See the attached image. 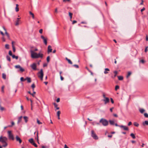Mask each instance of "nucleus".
<instances>
[{
	"instance_id": "nucleus-1",
	"label": "nucleus",
	"mask_w": 148,
	"mask_h": 148,
	"mask_svg": "<svg viewBox=\"0 0 148 148\" xmlns=\"http://www.w3.org/2000/svg\"><path fill=\"white\" fill-rule=\"evenodd\" d=\"M30 52L31 57L32 58H42L43 57V54L40 53H37L32 50H30Z\"/></svg>"
},
{
	"instance_id": "nucleus-2",
	"label": "nucleus",
	"mask_w": 148,
	"mask_h": 148,
	"mask_svg": "<svg viewBox=\"0 0 148 148\" xmlns=\"http://www.w3.org/2000/svg\"><path fill=\"white\" fill-rule=\"evenodd\" d=\"M7 140V138L5 137L2 136L0 137V142L3 144V147H5L8 145V144L6 142Z\"/></svg>"
},
{
	"instance_id": "nucleus-3",
	"label": "nucleus",
	"mask_w": 148,
	"mask_h": 148,
	"mask_svg": "<svg viewBox=\"0 0 148 148\" xmlns=\"http://www.w3.org/2000/svg\"><path fill=\"white\" fill-rule=\"evenodd\" d=\"M99 122L101 123L102 125L105 126H107L108 124V121L103 118H102L100 120Z\"/></svg>"
},
{
	"instance_id": "nucleus-4",
	"label": "nucleus",
	"mask_w": 148,
	"mask_h": 148,
	"mask_svg": "<svg viewBox=\"0 0 148 148\" xmlns=\"http://www.w3.org/2000/svg\"><path fill=\"white\" fill-rule=\"evenodd\" d=\"M37 75L38 77L40 79V80L42 81L44 75L43 70L42 69H41L40 71L38 72L37 73Z\"/></svg>"
},
{
	"instance_id": "nucleus-5",
	"label": "nucleus",
	"mask_w": 148,
	"mask_h": 148,
	"mask_svg": "<svg viewBox=\"0 0 148 148\" xmlns=\"http://www.w3.org/2000/svg\"><path fill=\"white\" fill-rule=\"evenodd\" d=\"M8 133L9 138L10 139L14 140V138L13 134L12 133V132L11 131H8Z\"/></svg>"
},
{
	"instance_id": "nucleus-6",
	"label": "nucleus",
	"mask_w": 148,
	"mask_h": 148,
	"mask_svg": "<svg viewBox=\"0 0 148 148\" xmlns=\"http://www.w3.org/2000/svg\"><path fill=\"white\" fill-rule=\"evenodd\" d=\"M91 136L95 140H97L98 139V137L96 135L94 130H92L91 131Z\"/></svg>"
},
{
	"instance_id": "nucleus-7",
	"label": "nucleus",
	"mask_w": 148,
	"mask_h": 148,
	"mask_svg": "<svg viewBox=\"0 0 148 148\" xmlns=\"http://www.w3.org/2000/svg\"><path fill=\"white\" fill-rule=\"evenodd\" d=\"M41 38L43 39L44 43L46 45L47 44V39L45 38V37L42 35L41 36Z\"/></svg>"
},
{
	"instance_id": "nucleus-8",
	"label": "nucleus",
	"mask_w": 148,
	"mask_h": 148,
	"mask_svg": "<svg viewBox=\"0 0 148 148\" xmlns=\"http://www.w3.org/2000/svg\"><path fill=\"white\" fill-rule=\"evenodd\" d=\"M31 67L34 70H36V65L35 63H33L30 65Z\"/></svg>"
},
{
	"instance_id": "nucleus-9",
	"label": "nucleus",
	"mask_w": 148,
	"mask_h": 148,
	"mask_svg": "<svg viewBox=\"0 0 148 148\" xmlns=\"http://www.w3.org/2000/svg\"><path fill=\"white\" fill-rule=\"evenodd\" d=\"M102 101L104 102V104H106L109 102V99L108 98L106 97L103 99Z\"/></svg>"
},
{
	"instance_id": "nucleus-10",
	"label": "nucleus",
	"mask_w": 148,
	"mask_h": 148,
	"mask_svg": "<svg viewBox=\"0 0 148 148\" xmlns=\"http://www.w3.org/2000/svg\"><path fill=\"white\" fill-rule=\"evenodd\" d=\"M3 28L5 31V34L7 36L8 38L9 39H10V37L9 35V34L7 32L6 29H5V28L4 27H3Z\"/></svg>"
},
{
	"instance_id": "nucleus-11",
	"label": "nucleus",
	"mask_w": 148,
	"mask_h": 148,
	"mask_svg": "<svg viewBox=\"0 0 148 148\" xmlns=\"http://www.w3.org/2000/svg\"><path fill=\"white\" fill-rule=\"evenodd\" d=\"M119 127L121 128H123L124 130H128V127L125 126L121 125L119 126Z\"/></svg>"
},
{
	"instance_id": "nucleus-12",
	"label": "nucleus",
	"mask_w": 148,
	"mask_h": 148,
	"mask_svg": "<svg viewBox=\"0 0 148 148\" xmlns=\"http://www.w3.org/2000/svg\"><path fill=\"white\" fill-rule=\"evenodd\" d=\"M16 140L17 141H18L20 144H21V143L22 141L21 140L18 136H16Z\"/></svg>"
},
{
	"instance_id": "nucleus-13",
	"label": "nucleus",
	"mask_w": 148,
	"mask_h": 148,
	"mask_svg": "<svg viewBox=\"0 0 148 148\" xmlns=\"http://www.w3.org/2000/svg\"><path fill=\"white\" fill-rule=\"evenodd\" d=\"M51 47L49 45L48 47V53H49L50 52H51L52 51V49L51 48Z\"/></svg>"
},
{
	"instance_id": "nucleus-14",
	"label": "nucleus",
	"mask_w": 148,
	"mask_h": 148,
	"mask_svg": "<svg viewBox=\"0 0 148 148\" xmlns=\"http://www.w3.org/2000/svg\"><path fill=\"white\" fill-rule=\"evenodd\" d=\"M110 71V70L108 68H105L104 73L105 74H107L108 73V72Z\"/></svg>"
},
{
	"instance_id": "nucleus-15",
	"label": "nucleus",
	"mask_w": 148,
	"mask_h": 148,
	"mask_svg": "<svg viewBox=\"0 0 148 148\" xmlns=\"http://www.w3.org/2000/svg\"><path fill=\"white\" fill-rule=\"evenodd\" d=\"M24 80H27V82L28 83H30L31 82V78L27 77L25 78L24 79Z\"/></svg>"
},
{
	"instance_id": "nucleus-16",
	"label": "nucleus",
	"mask_w": 148,
	"mask_h": 148,
	"mask_svg": "<svg viewBox=\"0 0 148 148\" xmlns=\"http://www.w3.org/2000/svg\"><path fill=\"white\" fill-rule=\"evenodd\" d=\"M23 119L25 120V123H27L28 121V118L27 116H24L23 117Z\"/></svg>"
},
{
	"instance_id": "nucleus-17",
	"label": "nucleus",
	"mask_w": 148,
	"mask_h": 148,
	"mask_svg": "<svg viewBox=\"0 0 148 148\" xmlns=\"http://www.w3.org/2000/svg\"><path fill=\"white\" fill-rule=\"evenodd\" d=\"M23 116H20L19 118H18V120L17 122L18 124H19L20 122H21V121H22V118Z\"/></svg>"
},
{
	"instance_id": "nucleus-18",
	"label": "nucleus",
	"mask_w": 148,
	"mask_h": 148,
	"mask_svg": "<svg viewBox=\"0 0 148 148\" xmlns=\"http://www.w3.org/2000/svg\"><path fill=\"white\" fill-rule=\"evenodd\" d=\"M20 19V18H17V20L16 21L15 24L16 26H17L19 25V20Z\"/></svg>"
},
{
	"instance_id": "nucleus-19",
	"label": "nucleus",
	"mask_w": 148,
	"mask_h": 148,
	"mask_svg": "<svg viewBox=\"0 0 148 148\" xmlns=\"http://www.w3.org/2000/svg\"><path fill=\"white\" fill-rule=\"evenodd\" d=\"M66 60L68 62V63L70 64H72V61L69 59H68L67 58H66Z\"/></svg>"
},
{
	"instance_id": "nucleus-20",
	"label": "nucleus",
	"mask_w": 148,
	"mask_h": 148,
	"mask_svg": "<svg viewBox=\"0 0 148 148\" xmlns=\"http://www.w3.org/2000/svg\"><path fill=\"white\" fill-rule=\"evenodd\" d=\"M18 4H16V7L15 8L16 11V12H18L19 11V8H18Z\"/></svg>"
},
{
	"instance_id": "nucleus-21",
	"label": "nucleus",
	"mask_w": 148,
	"mask_h": 148,
	"mask_svg": "<svg viewBox=\"0 0 148 148\" xmlns=\"http://www.w3.org/2000/svg\"><path fill=\"white\" fill-rule=\"evenodd\" d=\"M143 125H148V121H145L143 122Z\"/></svg>"
},
{
	"instance_id": "nucleus-22",
	"label": "nucleus",
	"mask_w": 148,
	"mask_h": 148,
	"mask_svg": "<svg viewBox=\"0 0 148 148\" xmlns=\"http://www.w3.org/2000/svg\"><path fill=\"white\" fill-rule=\"evenodd\" d=\"M29 14L30 15H32V18L33 19H34V14L32 13L31 12V11H29Z\"/></svg>"
},
{
	"instance_id": "nucleus-23",
	"label": "nucleus",
	"mask_w": 148,
	"mask_h": 148,
	"mask_svg": "<svg viewBox=\"0 0 148 148\" xmlns=\"http://www.w3.org/2000/svg\"><path fill=\"white\" fill-rule=\"evenodd\" d=\"M109 121L110 124L111 125H114V121L110 120Z\"/></svg>"
},
{
	"instance_id": "nucleus-24",
	"label": "nucleus",
	"mask_w": 148,
	"mask_h": 148,
	"mask_svg": "<svg viewBox=\"0 0 148 148\" xmlns=\"http://www.w3.org/2000/svg\"><path fill=\"white\" fill-rule=\"evenodd\" d=\"M139 111L141 113H143L145 111V110L142 108L139 109Z\"/></svg>"
},
{
	"instance_id": "nucleus-25",
	"label": "nucleus",
	"mask_w": 148,
	"mask_h": 148,
	"mask_svg": "<svg viewBox=\"0 0 148 148\" xmlns=\"http://www.w3.org/2000/svg\"><path fill=\"white\" fill-rule=\"evenodd\" d=\"M12 56L13 58H15L16 60H17L18 58V56H16L14 55H13Z\"/></svg>"
},
{
	"instance_id": "nucleus-26",
	"label": "nucleus",
	"mask_w": 148,
	"mask_h": 148,
	"mask_svg": "<svg viewBox=\"0 0 148 148\" xmlns=\"http://www.w3.org/2000/svg\"><path fill=\"white\" fill-rule=\"evenodd\" d=\"M53 104L55 106V107L56 108V109L57 110H58L59 109V108L57 107L58 105L57 104H56L55 103H54Z\"/></svg>"
},
{
	"instance_id": "nucleus-27",
	"label": "nucleus",
	"mask_w": 148,
	"mask_h": 148,
	"mask_svg": "<svg viewBox=\"0 0 148 148\" xmlns=\"http://www.w3.org/2000/svg\"><path fill=\"white\" fill-rule=\"evenodd\" d=\"M118 77L119 80H121L123 79V77L122 76H118Z\"/></svg>"
},
{
	"instance_id": "nucleus-28",
	"label": "nucleus",
	"mask_w": 148,
	"mask_h": 148,
	"mask_svg": "<svg viewBox=\"0 0 148 148\" xmlns=\"http://www.w3.org/2000/svg\"><path fill=\"white\" fill-rule=\"evenodd\" d=\"M130 136L132 138H133L134 139L136 138V137L134 134L133 133H131L130 134Z\"/></svg>"
},
{
	"instance_id": "nucleus-29",
	"label": "nucleus",
	"mask_w": 148,
	"mask_h": 148,
	"mask_svg": "<svg viewBox=\"0 0 148 148\" xmlns=\"http://www.w3.org/2000/svg\"><path fill=\"white\" fill-rule=\"evenodd\" d=\"M6 58H7V60L8 61H9L10 62L11 61L10 58L9 56H6Z\"/></svg>"
},
{
	"instance_id": "nucleus-30",
	"label": "nucleus",
	"mask_w": 148,
	"mask_h": 148,
	"mask_svg": "<svg viewBox=\"0 0 148 148\" xmlns=\"http://www.w3.org/2000/svg\"><path fill=\"white\" fill-rule=\"evenodd\" d=\"M134 126L137 127H138L139 125V124L136 122L134 123Z\"/></svg>"
},
{
	"instance_id": "nucleus-31",
	"label": "nucleus",
	"mask_w": 148,
	"mask_h": 148,
	"mask_svg": "<svg viewBox=\"0 0 148 148\" xmlns=\"http://www.w3.org/2000/svg\"><path fill=\"white\" fill-rule=\"evenodd\" d=\"M2 77L4 79H5L6 78V75L4 73L2 74Z\"/></svg>"
},
{
	"instance_id": "nucleus-32",
	"label": "nucleus",
	"mask_w": 148,
	"mask_h": 148,
	"mask_svg": "<svg viewBox=\"0 0 148 148\" xmlns=\"http://www.w3.org/2000/svg\"><path fill=\"white\" fill-rule=\"evenodd\" d=\"M29 141L31 144L34 142L33 139L32 138H31L29 139Z\"/></svg>"
},
{
	"instance_id": "nucleus-33",
	"label": "nucleus",
	"mask_w": 148,
	"mask_h": 148,
	"mask_svg": "<svg viewBox=\"0 0 148 148\" xmlns=\"http://www.w3.org/2000/svg\"><path fill=\"white\" fill-rule=\"evenodd\" d=\"M15 67L16 69H20L21 67L20 65H18L15 66Z\"/></svg>"
},
{
	"instance_id": "nucleus-34",
	"label": "nucleus",
	"mask_w": 148,
	"mask_h": 148,
	"mask_svg": "<svg viewBox=\"0 0 148 148\" xmlns=\"http://www.w3.org/2000/svg\"><path fill=\"white\" fill-rule=\"evenodd\" d=\"M114 77H116L118 74V72L116 71H114Z\"/></svg>"
},
{
	"instance_id": "nucleus-35",
	"label": "nucleus",
	"mask_w": 148,
	"mask_h": 148,
	"mask_svg": "<svg viewBox=\"0 0 148 148\" xmlns=\"http://www.w3.org/2000/svg\"><path fill=\"white\" fill-rule=\"evenodd\" d=\"M37 123H38V124H42V123L40 122V121L38 120V119H37Z\"/></svg>"
},
{
	"instance_id": "nucleus-36",
	"label": "nucleus",
	"mask_w": 148,
	"mask_h": 148,
	"mask_svg": "<svg viewBox=\"0 0 148 148\" xmlns=\"http://www.w3.org/2000/svg\"><path fill=\"white\" fill-rule=\"evenodd\" d=\"M19 69L20 71L21 72H23L24 71V69L22 67H21Z\"/></svg>"
},
{
	"instance_id": "nucleus-37",
	"label": "nucleus",
	"mask_w": 148,
	"mask_h": 148,
	"mask_svg": "<svg viewBox=\"0 0 148 148\" xmlns=\"http://www.w3.org/2000/svg\"><path fill=\"white\" fill-rule=\"evenodd\" d=\"M131 74V72H128L127 75V77H128Z\"/></svg>"
},
{
	"instance_id": "nucleus-38",
	"label": "nucleus",
	"mask_w": 148,
	"mask_h": 148,
	"mask_svg": "<svg viewBox=\"0 0 148 148\" xmlns=\"http://www.w3.org/2000/svg\"><path fill=\"white\" fill-rule=\"evenodd\" d=\"M5 48L7 49H9V45L8 44H6L5 45Z\"/></svg>"
},
{
	"instance_id": "nucleus-39",
	"label": "nucleus",
	"mask_w": 148,
	"mask_h": 148,
	"mask_svg": "<svg viewBox=\"0 0 148 148\" xmlns=\"http://www.w3.org/2000/svg\"><path fill=\"white\" fill-rule=\"evenodd\" d=\"M69 15L71 19L72 18V14L70 12H69Z\"/></svg>"
},
{
	"instance_id": "nucleus-40",
	"label": "nucleus",
	"mask_w": 148,
	"mask_h": 148,
	"mask_svg": "<svg viewBox=\"0 0 148 148\" xmlns=\"http://www.w3.org/2000/svg\"><path fill=\"white\" fill-rule=\"evenodd\" d=\"M61 113L60 111H58L57 112V115L58 116H60V114Z\"/></svg>"
},
{
	"instance_id": "nucleus-41",
	"label": "nucleus",
	"mask_w": 148,
	"mask_h": 148,
	"mask_svg": "<svg viewBox=\"0 0 148 148\" xmlns=\"http://www.w3.org/2000/svg\"><path fill=\"white\" fill-rule=\"evenodd\" d=\"M9 54L10 56H12L13 55L12 54V52L11 51H9Z\"/></svg>"
},
{
	"instance_id": "nucleus-42",
	"label": "nucleus",
	"mask_w": 148,
	"mask_h": 148,
	"mask_svg": "<svg viewBox=\"0 0 148 148\" xmlns=\"http://www.w3.org/2000/svg\"><path fill=\"white\" fill-rule=\"evenodd\" d=\"M35 86L34 84H33L32 85V87L33 89V90L34 91V88L35 87Z\"/></svg>"
},
{
	"instance_id": "nucleus-43",
	"label": "nucleus",
	"mask_w": 148,
	"mask_h": 148,
	"mask_svg": "<svg viewBox=\"0 0 148 148\" xmlns=\"http://www.w3.org/2000/svg\"><path fill=\"white\" fill-rule=\"evenodd\" d=\"M12 47L13 51L14 52H15L16 51V49H15V47L14 46H13V47Z\"/></svg>"
},
{
	"instance_id": "nucleus-44",
	"label": "nucleus",
	"mask_w": 148,
	"mask_h": 148,
	"mask_svg": "<svg viewBox=\"0 0 148 148\" xmlns=\"http://www.w3.org/2000/svg\"><path fill=\"white\" fill-rule=\"evenodd\" d=\"M119 86L117 85L115 87V90H117V89H119Z\"/></svg>"
},
{
	"instance_id": "nucleus-45",
	"label": "nucleus",
	"mask_w": 148,
	"mask_h": 148,
	"mask_svg": "<svg viewBox=\"0 0 148 148\" xmlns=\"http://www.w3.org/2000/svg\"><path fill=\"white\" fill-rule=\"evenodd\" d=\"M73 66L75 67L76 68H79V66L77 64H75L73 65Z\"/></svg>"
},
{
	"instance_id": "nucleus-46",
	"label": "nucleus",
	"mask_w": 148,
	"mask_h": 148,
	"mask_svg": "<svg viewBox=\"0 0 148 148\" xmlns=\"http://www.w3.org/2000/svg\"><path fill=\"white\" fill-rule=\"evenodd\" d=\"M50 57L49 56H48L47 58V60L48 62H49V61Z\"/></svg>"
},
{
	"instance_id": "nucleus-47",
	"label": "nucleus",
	"mask_w": 148,
	"mask_h": 148,
	"mask_svg": "<svg viewBox=\"0 0 148 148\" xmlns=\"http://www.w3.org/2000/svg\"><path fill=\"white\" fill-rule=\"evenodd\" d=\"M144 115L145 117L148 118V114L147 113H145L144 114Z\"/></svg>"
},
{
	"instance_id": "nucleus-48",
	"label": "nucleus",
	"mask_w": 148,
	"mask_h": 148,
	"mask_svg": "<svg viewBox=\"0 0 148 148\" xmlns=\"http://www.w3.org/2000/svg\"><path fill=\"white\" fill-rule=\"evenodd\" d=\"M20 80L21 81L23 82L25 81V80H24V78L23 77H21L20 78Z\"/></svg>"
},
{
	"instance_id": "nucleus-49",
	"label": "nucleus",
	"mask_w": 148,
	"mask_h": 148,
	"mask_svg": "<svg viewBox=\"0 0 148 148\" xmlns=\"http://www.w3.org/2000/svg\"><path fill=\"white\" fill-rule=\"evenodd\" d=\"M63 1L64 2H69L71 0H63Z\"/></svg>"
},
{
	"instance_id": "nucleus-50",
	"label": "nucleus",
	"mask_w": 148,
	"mask_h": 148,
	"mask_svg": "<svg viewBox=\"0 0 148 148\" xmlns=\"http://www.w3.org/2000/svg\"><path fill=\"white\" fill-rule=\"evenodd\" d=\"M36 94V92L35 91H34L33 93H32L31 95H32V96L33 97H34V95Z\"/></svg>"
},
{
	"instance_id": "nucleus-51",
	"label": "nucleus",
	"mask_w": 148,
	"mask_h": 148,
	"mask_svg": "<svg viewBox=\"0 0 148 148\" xmlns=\"http://www.w3.org/2000/svg\"><path fill=\"white\" fill-rule=\"evenodd\" d=\"M37 140L38 141V143H39V142H38V133L37 132Z\"/></svg>"
},
{
	"instance_id": "nucleus-52",
	"label": "nucleus",
	"mask_w": 148,
	"mask_h": 148,
	"mask_svg": "<svg viewBox=\"0 0 148 148\" xmlns=\"http://www.w3.org/2000/svg\"><path fill=\"white\" fill-rule=\"evenodd\" d=\"M42 31H43L42 29H41L39 30V32L40 33L42 34Z\"/></svg>"
},
{
	"instance_id": "nucleus-53",
	"label": "nucleus",
	"mask_w": 148,
	"mask_h": 148,
	"mask_svg": "<svg viewBox=\"0 0 148 148\" xmlns=\"http://www.w3.org/2000/svg\"><path fill=\"white\" fill-rule=\"evenodd\" d=\"M140 62L143 64L145 62V61L143 60H142L140 61Z\"/></svg>"
},
{
	"instance_id": "nucleus-54",
	"label": "nucleus",
	"mask_w": 148,
	"mask_h": 148,
	"mask_svg": "<svg viewBox=\"0 0 148 148\" xmlns=\"http://www.w3.org/2000/svg\"><path fill=\"white\" fill-rule=\"evenodd\" d=\"M0 109L1 110H4V108L3 107H1V106H0Z\"/></svg>"
},
{
	"instance_id": "nucleus-55",
	"label": "nucleus",
	"mask_w": 148,
	"mask_h": 148,
	"mask_svg": "<svg viewBox=\"0 0 148 148\" xmlns=\"http://www.w3.org/2000/svg\"><path fill=\"white\" fill-rule=\"evenodd\" d=\"M4 87L3 86L2 87L1 91L2 92H4Z\"/></svg>"
},
{
	"instance_id": "nucleus-56",
	"label": "nucleus",
	"mask_w": 148,
	"mask_h": 148,
	"mask_svg": "<svg viewBox=\"0 0 148 148\" xmlns=\"http://www.w3.org/2000/svg\"><path fill=\"white\" fill-rule=\"evenodd\" d=\"M15 43V42L14 41H12V46L13 47V46H14V44Z\"/></svg>"
},
{
	"instance_id": "nucleus-57",
	"label": "nucleus",
	"mask_w": 148,
	"mask_h": 148,
	"mask_svg": "<svg viewBox=\"0 0 148 148\" xmlns=\"http://www.w3.org/2000/svg\"><path fill=\"white\" fill-rule=\"evenodd\" d=\"M111 101L112 103H114V101L113 100L112 98H110Z\"/></svg>"
},
{
	"instance_id": "nucleus-58",
	"label": "nucleus",
	"mask_w": 148,
	"mask_h": 148,
	"mask_svg": "<svg viewBox=\"0 0 148 148\" xmlns=\"http://www.w3.org/2000/svg\"><path fill=\"white\" fill-rule=\"evenodd\" d=\"M145 9V8H143L141 10V12H142L143 11H144Z\"/></svg>"
},
{
	"instance_id": "nucleus-59",
	"label": "nucleus",
	"mask_w": 148,
	"mask_h": 148,
	"mask_svg": "<svg viewBox=\"0 0 148 148\" xmlns=\"http://www.w3.org/2000/svg\"><path fill=\"white\" fill-rule=\"evenodd\" d=\"M60 77L61 79V80H63L64 79V78L61 75H60Z\"/></svg>"
},
{
	"instance_id": "nucleus-60",
	"label": "nucleus",
	"mask_w": 148,
	"mask_h": 148,
	"mask_svg": "<svg viewBox=\"0 0 148 148\" xmlns=\"http://www.w3.org/2000/svg\"><path fill=\"white\" fill-rule=\"evenodd\" d=\"M60 101V99L59 98H58L56 100V101L57 102H59Z\"/></svg>"
},
{
	"instance_id": "nucleus-61",
	"label": "nucleus",
	"mask_w": 148,
	"mask_h": 148,
	"mask_svg": "<svg viewBox=\"0 0 148 148\" xmlns=\"http://www.w3.org/2000/svg\"><path fill=\"white\" fill-rule=\"evenodd\" d=\"M132 124V122H129L128 125V126H130Z\"/></svg>"
},
{
	"instance_id": "nucleus-62",
	"label": "nucleus",
	"mask_w": 148,
	"mask_h": 148,
	"mask_svg": "<svg viewBox=\"0 0 148 148\" xmlns=\"http://www.w3.org/2000/svg\"><path fill=\"white\" fill-rule=\"evenodd\" d=\"M77 23V21H73V22H72V24H74V23Z\"/></svg>"
},
{
	"instance_id": "nucleus-63",
	"label": "nucleus",
	"mask_w": 148,
	"mask_h": 148,
	"mask_svg": "<svg viewBox=\"0 0 148 148\" xmlns=\"http://www.w3.org/2000/svg\"><path fill=\"white\" fill-rule=\"evenodd\" d=\"M2 40L3 42H5V40L4 37H3L2 38Z\"/></svg>"
},
{
	"instance_id": "nucleus-64",
	"label": "nucleus",
	"mask_w": 148,
	"mask_h": 148,
	"mask_svg": "<svg viewBox=\"0 0 148 148\" xmlns=\"http://www.w3.org/2000/svg\"><path fill=\"white\" fill-rule=\"evenodd\" d=\"M0 33L1 35L3 36H4V34L3 33V32L1 31H0Z\"/></svg>"
}]
</instances>
